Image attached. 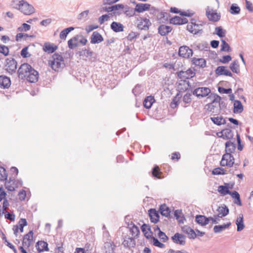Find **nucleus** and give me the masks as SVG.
Instances as JSON below:
<instances>
[{
	"label": "nucleus",
	"instance_id": "1",
	"mask_svg": "<svg viewBox=\"0 0 253 253\" xmlns=\"http://www.w3.org/2000/svg\"><path fill=\"white\" fill-rule=\"evenodd\" d=\"M11 4L13 8L24 15H31L36 12L34 6L26 0H12Z\"/></svg>",
	"mask_w": 253,
	"mask_h": 253
},
{
	"label": "nucleus",
	"instance_id": "2",
	"mask_svg": "<svg viewBox=\"0 0 253 253\" xmlns=\"http://www.w3.org/2000/svg\"><path fill=\"white\" fill-rule=\"evenodd\" d=\"M212 99V101L206 105L207 111L211 113V115H215L220 112L219 100L221 97L215 93H211L208 97Z\"/></svg>",
	"mask_w": 253,
	"mask_h": 253
},
{
	"label": "nucleus",
	"instance_id": "3",
	"mask_svg": "<svg viewBox=\"0 0 253 253\" xmlns=\"http://www.w3.org/2000/svg\"><path fill=\"white\" fill-rule=\"evenodd\" d=\"M49 65L55 71L63 68L64 66V62L63 57L58 54H54L48 61Z\"/></svg>",
	"mask_w": 253,
	"mask_h": 253
},
{
	"label": "nucleus",
	"instance_id": "4",
	"mask_svg": "<svg viewBox=\"0 0 253 253\" xmlns=\"http://www.w3.org/2000/svg\"><path fill=\"white\" fill-rule=\"evenodd\" d=\"M87 41L82 35H77L68 41V47H76L84 46Z\"/></svg>",
	"mask_w": 253,
	"mask_h": 253
},
{
	"label": "nucleus",
	"instance_id": "5",
	"mask_svg": "<svg viewBox=\"0 0 253 253\" xmlns=\"http://www.w3.org/2000/svg\"><path fill=\"white\" fill-rule=\"evenodd\" d=\"M194 95L200 99L205 97L211 93V89L207 87H199L195 88L192 92Z\"/></svg>",
	"mask_w": 253,
	"mask_h": 253
},
{
	"label": "nucleus",
	"instance_id": "6",
	"mask_svg": "<svg viewBox=\"0 0 253 253\" xmlns=\"http://www.w3.org/2000/svg\"><path fill=\"white\" fill-rule=\"evenodd\" d=\"M206 16L210 21L212 22H217L220 20V14L217 13L216 10H213L210 6L206 8Z\"/></svg>",
	"mask_w": 253,
	"mask_h": 253
},
{
	"label": "nucleus",
	"instance_id": "7",
	"mask_svg": "<svg viewBox=\"0 0 253 253\" xmlns=\"http://www.w3.org/2000/svg\"><path fill=\"white\" fill-rule=\"evenodd\" d=\"M234 164V158L229 153H226L222 156L221 161L220 162V165L222 167H231Z\"/></svg>",
	"mask_w": 253,
	"mask_h": 253
},
{
	"label": "nucleus",
	"instance_id": "8",
	"mask_svg": "<svg viewBox=\"0 0 253 253\" xmlns=\"http://www.w3.org/2000/svg\"><path fill=\"white\" fill-rule=\"evenodd\" d=\"M32 68L31 66L27 63L22 64L18 70L19 77L21 79L25 78Z\"/></svg>",
	"mask_w": 253,
	"mask_h": 253
},
{
	"label": "nucleus",
	"instance_id": "9",
	"mask_svg": "<svg viewBox=\"0 0 253 253\" xmlns=\"http://www.w3.org/2000/svg\"><path fill=\"white\" fill-rule=\"evenodd\" d=\"M187 30L193 34H197L202 31V25L196 24L195 20L192 19L187 25Z\"/></svg>",
	"mask_w": 253,
	"mask_h": 253
},
{
	"label": "nucleus",
	"instance_id": "10",
	"mask_svg": "<svg viewBox=\"0 0 253 253\" xmlns=\"http://www.w3.org/2000/svg\"><path fill=\"white\" fill-rule=\"evenodd\" d=\"M5 70L10 74L15 73L17 69V62L13 58L7 59L5 65Z\"/></svg>",
	"mask_w": 253,
	"mask_h": 253
},
{
	"label": "nucleus",
	"instance_id": "11",
	"mask_svg": "<svg viewBox=\"0 0 253 253\" xmlns=\"http://www.w3.org/2000/svg\"><path fill=\"white\" fill-rule=\"evenodd\" d=\"M33 231H30L27 234L25 235L23 238L22 245L25 248H29L33 241Z\"/></svg>",
	"mask_w": 253,
	"mask_h": 253
},
{
	"label": "nucleus",
	"instance_id": "12",
	"mask_svg": "<svg viewBox=\"0 0 253 253\" xmlns=\"http://www.w3.org/2000/svg\"><path fill=\"white\" fill-rule=\"evenodd\" d=\"M138 21H139V22L137 23V27L139 29L144 30L148 29L149 26L151 24L148 19L140 18Z\"/></svg>",
	"mask_w": 253,
	"mask_h": 253
},
{
	"label": "nucleus",
	"instance_id": "13",
	"mask_svg": "<svg viewBox=\"0 0 253 253\" xmlns=\"http://www.w3.org/2000/svg\"><path fill=\"white\" fill-rule=\"evenodd\" d=\"M171 239L174 243L177 244L184 245L185 244V237L178 233H175L174 236L171 237Z\"/></svg>",
	"mask_w": 253,
	"mask_h": 253
},
{
	"label": "nucleus",
	"instance_id": "14",
	"mask_svg": "<svg viewBox=\"0 0 253 253\" xmlns=\"http://www.w3.org/2000/svg\"><path fill=\"white\" fill-rule=\"evenodd\" d=\"M38 78L39 74L38 72L32 68L31 72L28 73L27 76H26L25 78L30 83H35L38 81Z\"/></svg>",
	"mask_w": 253,
	"mask_h": 253
},
{
	"label": "nucleus",
	"instance_id": "15",
	"mask_svg": "<svg viewBox=\"0 0 253 253\" xmlns=\"http://www.w3.org/2000/svg\"><path fill=\"white\" fill-rule=\"evenodd\" d=\"M181 230L183 232L187 234L190 239H195L196 238L197 235L193 229L191 228L187 225H184L181 227Z\"/></svg>",
	"mask_w": 253,
	"mask_h": 253
},
{
	"label": "nucleus",
	"instance_id": "16",
	"mask_svg": "<svg viewBox=\"0 0 253 253\" xmlns=\"http://www.w3.org/2000/svg\"><path fill=\"white\" fill-rule=\"evenodd\" d=\"M16 184L15 178H13L12 177H10L9 180L5 182V186L7 190L14 191L15 188H17Z\"/></svg>",
	"mask_w": 253,
	"mask_h": 253
},
{
	"label": "nucleus",
	"instance_id": "17",
	"mask_svg": "<svg viewBox=\"0 0 253 253\" xmlns=\"http://www.w3.org/2000/svg\"><path fill=\"white\" fill-rule=\"evenodd\" d=\"M216 74L218 75H225L232 77V73L225 66H218L215 70Z\"/></svg>",
	"mask_w": 253,
	"mask_h": 253
},
{
	"label": "nucleus",
	"instance_id": "18",
	"mask_svg": "<svg viewBox=\"0 0 253 253\" xmlns=\"http://www.w3.org/2000/svg\"><path fill=\"white\" fill-rule=\"evenodd\" d=\"M188 22L186 18H182L180 16H175L170 19V23L173 25H182Z\"/></svg>",
	"mask_w": 253,
	"mask_h": 253
},
{
	"label": "nucleus",
	"instance_id": "19",
	"mask_svg": "<svg viewBox=\"0 0 253 253\" xmlns=\"http://www.w3.org/2000/svg\"><path fill=\"white\" fill-rule=\"evenodd\" d=\"M11 84V81L9 78L4 76H0V87L3 88H8Z\"/></svg>",
	"mask_w": 253,
	"mask_h": 253
},
{
	"label": "nucleus",
	"instance_id": "20",
	"mask_svg": "<svg viewBox=\"0 0 253 253\" xmlns=\"http://www.w3.org/2000/svg\"><path fill=\"white\" fill-rule=\"evenodd\" d=\"M178 54L183 58H189L192 56V48H178Z\"/></svg>",
	"mask_w": 253,
	"mask_h": 253
},
{
	"label": "nucleus",
	"instance_id": "21",
	"mask_svg": "<svg viewBox=\"0 0 253 253\" xmlns=\"http://www.w3.org/2000/svg\"><path fill=\"white\" fill-rule=\"evenodd\" d=\"M149 215L150 220L154 223H157L159 221V214L158 211L154 209H151L149 210Z\"/></svg>",
	"mask_w": 253,
	"mask_h": 253
},
{
	"label": "nucleus",
	"instance_id": "22",
	"mask_svg": "<svg viewBox=\"0 0 253 253\" xmlns=\"http://www.w3.org/2000/svg\"><path fill=\"white\" fill-rule=\"evenodd\" d=\"M122 244L125 247L130 248L131 247H134L135 246V241L131 237H129L128 236H125Z\"/></svg>",
	"mask_w": 253,
	"mask_h": 253
},
{
	"label": "nucleus",
	"instance_id": "23",
	"mask_svg": "<svg viewBox=\"0 0 253 253\" xmlns=\"http://www.w3.org/2000/svg\"><path fill=\"white\" fill-rule=\"evenodd\" d=\"M36 247L39 253L48 251V244L43 241H38L36 244Z\"/></svg>",
	"mask_w": 253,
	"mask_h": 253
},
{
	"label": "nucleus",
	"instance_id": "24",
	"mask_svg": "<svg viewBox=\"0 0 253 253\" xmlns=\"http://www.w3.org/2000/svg\"><path fill=\"white\" fill-rule=\"evenodd\" d=\"M236 224L237 225V231H241L245 228L244 223L243 215L240 214L237 217L236 220Z\"/></svg>",
	"mask_w": 253,
	"mask_h": 253
},
{
	"label": "nucleus",
	"instance_id": "25",
	"mask_svg": "<svg viewBox=\"0 0 253 253\" xmlns=\"http://www.w3.org/2000/svg\"><path fill=\"white\" fill-rule=\"evenodd\" d=\"M103 41L101 35L97 32H94L90 38V42L92 43H99Z\"/></svg>",
	"mask_w": 253,
	"mask_h": 253
},
{
	"label": "nucleus",
	"instance_id": "26",
	"mask_svg": "<svg viewBox=\"0 0 253 253\" xmlns=\"http://www.w3.org/2000/svg\"><path fill=\"white\" fill-rule=\"evenodd\" d=\"M172 30L170 26L162 25L158 28L159 33L162 36H165L169 33Z\"/></svg>",
	"mask_w": 253,
	"mask_h": 253
},
{
	"label": "nucleus",
	"instance_id": "27",
	"mask_svg": "<svg viewBox=\"0 0 253 253\" xmlns=\"http://www.w3.org/2000/svg\"><path fill=\"white\" fill-rule=\"evenodd\" d=\"M209 218L204 215H197L195 217L196 221L201 226H205L209 223Z\"/></svg>",
	"mask_w": 253,
	"mask_h": 253
},
{
	"label": "nucleus",
	"instance_id": "28",
	"mask_svg": "<svg viewBox=\"0 0 253 253\" xmlns=\"http://www.w3.org/2000/svg\"><path fill=\"white\" fill-rule=\"evenodd\" d=\"M151 5L148 3H138L136 5L135 10L138 12H143L150 7Z\"/></svg>",
	"mask_w": 253,
	"mask_h": 253
},
{
	"label": "nucleus",
	"instance_id": "29",
	"mask_svg": "<svg viewBox=\"0 0 253 253\" xmlns=\"http://www.w3.org/2000/svg\"><path fill=\"white\" fill-rule=\"evenodd\" d=\"M225 185H220L218 187V192L222 196L230 194L228 183H225Z\"/></svg>",
	"mask_w": 253,
	"mask_h": 253
},
{
	"label": "nucleus",
	"instance_id": "30",
	"mask_svg": "<svg viewBox=\"0 0 253 253\" xmlns=\"http://www.w3.org/2000/svg\"><path fill=\"white\" fill-rule=\"evenodd\" d=\"M211 121L217 126H220L226 123L225 119L222 116L212 117L211 118Z\"/></svg>",
	"mask_w": 253,
	"mask_h": 253
},
{
	"label": "nucleus",
	"instance_id": "31",
	"mask_svg": "<svg viewBox=\"0 0 253 253\" xmlns=\"http://www.w3.org/2000/svg\"><path fill=\"white\" fill-rule=\"evenodd\" d=\"M79 54L81 58L84 60H86V58L87 57H91L92 55V52L88 48L82 49L81 51H79Z\"/></svg>",
	"mask_w": 253,
	"mask_h": 253
},
{
	"label": "nucleus",
	"instance_id": "32",
	"mask_svg": "<svg viewBox=\"0 0 253 253\" xmlns=\"http://www.w3.org/2000/svg\"><path fill=\"white\" fill-rule=\"evenodd\" d=\"M243 111V106L239 100H235L234 103L233 112L234 113H240Z\"/></svg>",
	"mask_w": 253,
	"mask_h": 253
},
{
	"label": "nucleus",
	"instance_id": "33",
	"mask_svg": "<svg viewBox=\"0 0 253 253\" xmlns=\"http://www.w3.org/2000/svg\"><path fill=\"white\" fill-rule=\"evenodd\" d=\"M193 63L196 66L204 68L206 66V61L203 58H194L192 60Z\"/></svg>",
	"mask_w": 253,
	"mask_h": 253
},
{
	"label": "nucleus",
	"instance_id": "34",
	"mask_svg": "<svg viewBox=\"0 0 253 253\" xmlns=\"http://www.w3.org/2000/svg\"><path fill=\"white\" fill-rule=\"evenodd\" d=\"M231 225L230 222L226 224L220 225H215L213 227V231L215 233H219L221 232L224 229L228 228Z\"/></svg>",
	"mask_w": 253,
	"mask_h": 253
},
{
	"label": "nucleus",
	"instance_id": "35",
	"mask_svg": "<svg viewBox=\"0 0 253 253\" xmlns=\"http://www.w3.org/2000/svg\"><path fill=\"white\" fill-rule=\"evenodd\" d=\"M236 148V145L231 141H227L225 143L226 153L231 154L234 152Z\"/></svg>",
	"mask_w": 253,
	"mask_h": 253
},
{
	"label": "nucleus",
	"instance_id": "36",
	"mask_svg": "<svg viewBox=\"0 0 253 253\" xmlns=\"http://www.w3.org/2000/svg\"><path fill=\"white\" fill-rule=\"evenodd\" d=\"M155 99L153 97L151 96H147L145 98L143 102V105L144 107L147 109H149L151 107Z\"/></svg>",
	"mask_w": 253,
	"mask_h": 253
},
{
	"label": "nucleus",
	"instance_id": "37",
	"mask_svg": "<svg viewBox=\"0 0 253 253\" xmlns=\"http://www.w3.org/2000/svg\"><path fill=\"white\" fill-rule=\"evenodd\" d=\"M111 29L116 32H122L124 30L123 25L120 23L113 22L111 25Z\"/></svg>",
	"mask_w": 253,
	"mask_h": 253
},
{
	"label": "nucleus",
	"instance_id": "38",
	"mask_svg": "<svg viewBox=\"0 0 253 253\" xmlns=\"http://www.w3.org/2000/svg\"><path fill=\"white\" fill-rule=\"evenodd\" d=\"M229 195H230L231 197L235 200L234 201L235 204H237L238 206L242 205L240 195L237 191H230V194H229Z\"/></svg>",
	"mask_w": 253,
	"mask_h": 253
},
{
	"label": "nucleus",
	"instance_id": "39",
	"mask_svg": "<svg viewBox=\"0 0 253 253\" xmlns=\"http://www.w3.org/2000/svg\"><path fill=\"white\" fill-rule=\"evenodd\" d=\"M160 211L162 215L168 217L170 215V211L169 207H168L165 204L162 205L160 207Z\"/></svg>",
	"mask_w": 253,
	"mask_h": 253
},
{
	"label": "nucleus",
	"instance_id": "40",
	"mask_svg": "<svg viewBox=\"0 0 253 253\" xmlns=\"http://www.w3.org/2000/svg\"><path fill=\"white\" fill-rule=\"evenodd\" d=\"M74 28L73 27H70L69 28H66L62 30L60 33V38L62 40H65L68 34L71 32L72 31L74 30Z\"/></svg>",
	"mask_w": 253,
	"mask_h": 253
},
{
	"label": "nucleus",
	"instance_id": "41",
	"mask_svg": "<svg viewBox=\"0 0 253 253\" xmlns=\"http://www.w3.org/2000/svg\"><path fill=\"white\" fill-rule=\"evenodd\" d=\"M229 67H230V69L231 70V71L234 73L238 74L240 72L239 64L238 61L237 60L234 61L230 65Z\"/></svg>",
	"mask_w": 253,
	"mask_h": 253
},
{
	"label": "nucleus",
	"instance_id": "42",
	"mask_svg": "<svg viewBox=\"0 0 253 253\" xmlns=\"http://www.w3.org/2000/svg\"><path fill=\"white\" fill-rule=\"evenodd\" d=\"M32 36H29L28 34L22 33H18L16 36V41L17 42H21L22 41L26 40L28 38L32 37Z\"/></svg>",
	"mask_w": 253,
	"mask_h": 253
},
{
	"label": "nucleus",
	"instance_id": "43",
	"mask_svg": "<svg viewBox=\"0 0 253 253\" xmlns=\"http://www.w3.org/2000/svg\"><path fill=\"white\" fill-rule=\"evenodd\" d=\"M217 211L219 213V214H221L222 216H224L227 215L229 213V209L225 205L219 207L217 210Z\"/></svg>",
	"mask_w": 253,
	"mask_h": 253
},
{
	"label": "nucleus",
	"instance_id": "44",
	"mask_svg": "<svg viewBox=\"0 0 253 253\" xmlns=\"http://www.w3.org/2000/svg\"><path fill=\"white\" fill-rule=\"evenodd\" d=\"M212 173L213 175H220L227 174V171L222 168H216L214 169L212 171Z\"/></svg>",
	"mask_w": 253,
	"mask_h": 253
},
{
	"label": "nucleus",
	"instance_id": "45",
	"mask_svg": "<svg viewBox=\"0 0 253 253\" xmlns=\"http://www.w3.org/2000/svg\"><path fill=\"white\" fill-rule=\"evenodd\" d=\"M7 176L6 169L4 168L0 167V180L3 181L6 180Z\"/></svg>",
	"mask_w": 253,
	"mask_h": 253
},
{
	"label": "nucleus",
	"instance_id": "46",
	"mask_svg": "<svg viewBox=\"0 0 253 253\" xmlns=\"http://www.w3.org/2000/svg\"><path fill=\"white\" fill-rule=\"evenodd\" d=\"M229 11L232 14H237L240 13V8L236 4H232Z\"/></svg>",
	"mask_w": 253,
	"mask_h": 253
},
{
	"label": "nucleus",
	"instance_id": "47",
	"mask_svg": "<svg viewBox=\"0 0 253 253\" xmlns=\"http://www.w3.org/2000/svg\"><path fill=\"white\" fill-rule=\"evenodd\" d=\"M221 133L226 139H230L233 137V133L230 129H224L221 131Z\"/></svg>",
	"mask_w": 253,
	"mask_h": 253
},
{
	"label": "nucleus",
	"instance_id": "48",
	"mask_svg": "<svg viewBox=\"0 0 253 253\" xmlns=\"http://www.w3.org/2000/svg\"><path fill=\"white\" fill-rule=\"evenodd\" d=\"M31 29V26L26 23H23L21 26L19 27L17 29V31L19 32H27Z\"/></svg>",
	"mask_w": 253,
	"mask_h": 253
},
{
	"label": "nucleus",
	"instance_id": "49",
	"mask_svg": "<svg viewBox=\"0 0 253 253\" xmlns=\"http://www.w3.org/2000/svg\"><path fill=\"white\" fill-rule=\"evenodd\" d=\"M19 229L21 232H23V228L27 225V222L25 218H21L18 222Z\"/></svg>",
	"mask_w": 253,
	"mask_h": 253
},
{
	"label": "nucleus",
	"instance_id": "50",
	"mask_svg": "<svg viewBox=\"0 0 253 253\" xmlns=\"http://www.w3.org/2000/svg\"><path fill=\"white\" fill-rule=\"evenodd\" d=\"M215 34L222 38L225 36V31L222 29L221 27H217L215 29Z\"/></svg>",
	"mask_w": 253,
	"mask_h": 253
},
{
	"label": "nucleus",
	"instance_id": "51",
	"mask_svg": "<svg viewBox=\"0 0 253 253\" xmlns=\"http://www.w3.org/2000/svg\"><path fill=\"white\" fill-rule=\"evenodd\" d=\"M152 173L154 177H155L158 178H160L159 175L161 173V172H160L159 167L158 166H155L154 167V168L152 169Z\"/></svg>",
	"mask_w": 253,
	"mask_h": 253
},
{
	"label": "nucleus",
	"instance_id": "52",
	"mask_svg": "<svg viewBox=\"0 0 253 253\" xmlns=\"http://www.w3.org/2000/svg\"><path fill=\"white\" fill-rule=\"evenodd\" d=\"M88 13L89 10H88L82 12L78 15V19L81 21L85 20L87 18Z\"/></svg>",
	"mask_w": 253,
	"mask_h": 253
},
{
	"label": "nucleus",
	"instance_id": "53",
	"mask_svg": "<svg viewBox=\"0 0 253 253\" xmlns=\"http://www.w3.org/2000/svg\"><path fill=\"white\" fill-rule=\"evenodd\" d=\"M152 242L153 245L156 247H158L160 248H164L165 247V245L164 244L160 242L158 239L155 237H152Z\"/></svg>",
	"mask_w": 253,
	"mask_h": 253
},
{
	"label": "nucleus",
	"instance_id": "54",
	"mask_svg": "<svg viewBox=\"0 0 253 253\" xmlns=\"http://www.w3.org/2000/svg\"><path fill=\"white\" fill-rule=\"evenodd\" d=\"M104 247L106 249V253H114V248L111 243H106Z\"/></svg>",
	"mask_w": 253,
	"mask_h": 253
},
{
	"label": "nucleus",
	"instance_id": "55",
	"mask_svg": "<svg viewBox=\"0 0 253 253\" xmlns=\"http://www.w3.org/2000/svg\"><path fill=\"white\" fill-rule=\"evenodd\" d=\"M157 236L163 242H166L169 239L166 234L162 231H160L159 233H157Z\"/></svg>",
	"mask_w": 253,
	"mask_h": 253
},
{
	"label": "nucleus",
	"instance_id": "56",
	"mask_svg": "<svg viewBox=\"0 0 253 253\" xmlns=\"http://www.w3.org/2000/svg\"><path fill=\"white\" fill-rule=\"evenodd\" d=\"M218 90L220 93L230 94L232 93V89L230 88H225L222 87H219Z\"/></svg>",
	"mask_w": 253,
	"mask_h": 253
},
{
	"label": "nucleus",
	"instance_id": "57",
	"mask_svg": "<svg viewBox=\"0 0 253 253\" xmlns=\"http://www.w3.org/2000/svg\"><path fill=\"white\" fill-rule=\"evenodd\" d=\"M131 232L133 236H137L140 232L138 228L135 225H133L131 228Z\"/></svg>",
	"mask_w": 253,
	"mask_h": 253
},
{
	"label": "nucleus",
	"instance_id": "58",
	"mask_svg": "<svg viewBox=\"0 0 253 253\" xmlns=\"http://www.w3.org/2000/svg\"><path fill=\"white\" fill-rule=\"evenodd\" d=\"M109 18V16L107 14L103 15L99 18V22L100 24H102L105 21H108Z\"/></svg>",
	"mask_w": 253,
	"mask_h": 253
},
{
	"label": "nucleus",
	"instance_id": "59",
	"mask_svg": "<svg viewBox=\"0 0 253 253\" xmlns=\"http://www.w3.org/2000/svg\"><path fill=\"white\" fill-rule=\"evenodd\" d=\"M191 95L190 93H186L183 97V102L186 104L190 103L191 101Z\"/></svg>",
	"mask_w": 253,
	"mask_h": 253
},
{
	"label": "nucleus",
	"instance_id": "60",
	"mask_svg": "<svg viewBox=\"0 0 253 253\" xmlns=\"http://www.w3.org/2000/svg\"><path fill=\"white\" fill-rule=\"evenodd\" d=\"M123 11L127 15H129L130 16H132L134 14L132 9L129 7H126L125 10H123Z\"/></svg>",
	"mask_w": 253,
	"mask_h": 253
},
{
	"label": "nucleus",
	"instance_id": "61",
	"mask_svg": "<svg viewBox=\"0 0 253 253\" xmlns=\"http://www.w3.org/2000/svg\"><path fill=\"white\" fill-rule=\"evenodd\" d=\"M5 218L10 220V221H13L15 219V215L13 214L10 213L8 212L5 211Z\"/></svg>",
	"mask_w": 253,
	"mask_h": 253
},
{
	"label": "nucleus",
	"instance_id": "62",
	"mask_svg": "<svg viewBox=\"0 0 253 253\" xmlns=\"http://www.w3.org/2000/svg\"><path fill=\"white\" fill-rule=\"evenodd\" d=\"M177 76L180 79H189V76H187L186 73L182 71L177 73Z\"/></svg>",
	"mask_w": 253,
	"mask_h": 253
},
{
	"label": "nucleus",
	"instance_id": "63",
	"mask_svg": "<svg viewBox=\"0 0 253 253\" xmlns=\"http://www.w3.org/2000/svg\"><path fill=\"white\" fill-rule=\"evenodd\" d=\"M27 49L28 48H22L21 51V55L24 58L28 57L30 56V54L29 53Z\"/></svg>",
	"mask_w": 253,
	"mask_h": 253
},
{
	"label": "nucleus",
	"instance_id": "64",
	"mask_svg": "<svg viewBox=\"0 0 253 253\" xmlns=\"http://www.w3.org/2000/svg\"><path fill=\"white\" fill-rule=\"evenodd\" d=\"M19 198L21 201H24L25 199L26 193V191L24 190L20 191L18 194Z\"/></svg>",
	"mask_w": 253,
	"mask_h": 253
}]
</instances>
